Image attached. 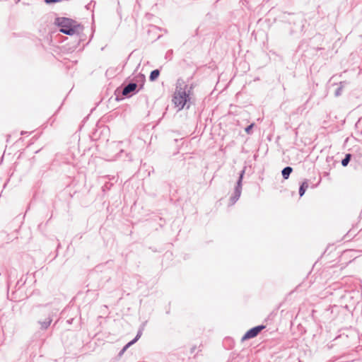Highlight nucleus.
<instances>
[{
	"instance_id": "9d476101",
	"label": "nucleus",
	"mask_w": 362,
	"mask_h": 362,
	"mask_svg": "<svg viewBox=\"0 0 362 362\" xmlns=\"http://www.w3.org/2000/svg\"><path fill=\"white\" fill-rule=\"evenodd\" d=\"M45 2L46 4L57 3V2H60V0H45Z\"/></svg>"
},
{
	"instance_id": "0eeeda50",
	"label": "nucleus",
	"mask_w": 362,
	"mask_h": 362,
	"mask_svg": "<svg viewBox=\"0 0 362 362\" xmlns=\"http://www.w3.org/2000/svg\"><path fill=\"white\" fill-rule=\"evenodd\" d=\"M160 75V71L158 69L153 70L150 74V80L153 81L158 78Z\"/></svg>"
},
{
	"instance_id": "423d86ee",
	"label": "nucleus",
	"mask_w": 362,
	"mask_h": 362,
	"mask_svg": "<svg viewBox=\"0 0 362 362\" xmlns=\"http://www.w3.org/2000/svg\"><path fill=\"white\" fill-rule=\"evenodd\" d=\"M308 183L306 182H303L299 189V194L300 197H302L305 194V192L308 189Z\"/></svg>"
},
{
	"instance_id": "f03ea898",
	"label": "nucleus",
	"mask_w": 362,
	"mask_h": 362,
	"mask_svg": "<svg viewBox=\"0 0 362 362\" xmlns=\"http://www.w3.org/2000/svg\"><path fill=\"white\" fill-rule=\"evenodd\" d=\"M189 100V96L185 89L177 87L173 98V103L177 110L178 111L182 110Z\"/></svg>"
},
{
	"instance_id": "9b49d317",
	"label": "nucleus",
	"mask_w": 362,
	"mask_h": 362,
	"mask_svg": "<svg viewBox=\"0 0 362 362\" xmlns=\"http://www.w3.org/2000/svg\"><path fill=\"white\" fill-rule=\"evenodd\" d=\"M136 341V338L135 339L132 340V341L129 342V343L126 345V346H125V348H124V349H126V348L129 347L130 345L133 344Z\"/></svg>"
},
{
	"instance_id": "6e6552de",
	"label": "nucleus",
	"mask_w": 362,
	"mask_h": 362,
	"mask_svg": "<svg viewBox=\"0 0 362 362\" xmlns=\"http://www.w3.org/2000/svg\"><path fill=\"white\" fill-rule=\"evenodd\" d=\"M351 154H346L345 158L342 160L341 164L343 166H346L350 160Z\"/></svg>"
},
{
	"instance_id": "20e7f679",
	"label": "nucleus",
	"mask_w": 362,
	"mask_h": 362,
	"mask_svg": "<svg viewBox=\"0 0 362 362\" xmlns=\"http://www.w3.org/2000/svg\"><path fill=\"white\" fill-rule=\"evenodd\" d=\"M137 87L136 83H129L122 90V94L124 95H127L129 93L134 91Z\"/></svg>"
},
{
	"instance_id": "39448f33",
	"label": "nucleus",
	"mask_w": 362,
	"mask_h": 362,
	"mask_svg": "<svg viewBox=\"0 0 362 362\" xmlns=\"http://www.w3.org/2000/svg\"><path fill=\"white\" fill-rule=\"evenodd\" d=\"M292 171V168L286 167L282 170V176L284 179H288Z\"/></svg>"
},
{
	"instance_id": "1a4fd4ad",
	"label": "nucleus",
	"mask_w": 362,
	"mask_h": 362,
	"mask_svg": "<svg viewBox=\"0 0 362 362\" xmlns=\"http://www.w3.org/2000/svg\"><path fill=\"white\" fill-rule=\"evenodd\" d=\"M253 126H254V124H252L249 125L247 127H246V128H245V132H246V133L250 134V133L251 129H252V127H253Z\"/></svg>"
},
{
	"instance_id": "7ed1b4c3",
	"label": "nucleus",
	"mask_w": 362,
	"mask_h": 362,
	"mask_svg": "<svg viewBox=\"0 0 362 362\" xmlns=\"http://www.w3.org/2000/svg\"><path fill=\"white\" fill-rule=\"evenodd\" d=\"M264 328H265V326L259 325V326H257V327L250 329L245 334V335L243 337L242 340L245 341V340L255 337Z\"/></svg>"
},
{
	"instance_id": "f257e3e1",
	"label": "nucleus",
	"mask_w": 362,
	"mask_h": 362,
	"mask_svg": "<svg viewBox=\"0 0 362 362\" xmlns=\"http://www.w3.org/2000/svg\"><path fill=\"white\" fill-rule=\"evenodd\" d=\"M54 24L60 27V32L69 35H74L81 29L79 23L68 18H57Z\"/></svg>"
}]
</instances>
